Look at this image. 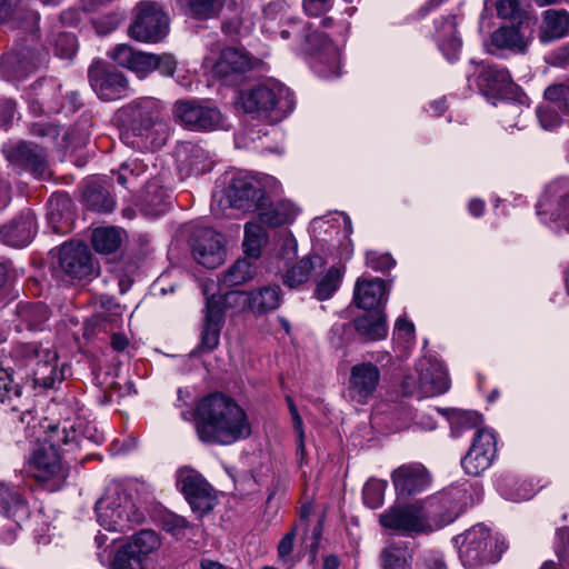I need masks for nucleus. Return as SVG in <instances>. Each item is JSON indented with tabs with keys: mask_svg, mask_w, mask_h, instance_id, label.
I'll use <instances>...</instances> for the list:
<instances>
[{
	"mask_svg": "<svg viewBox=\"0 0 569 569\" xmlns=\"http://www.w3.org/2000/svg\"><path fill=\"white\" fill-rule=\"evenodd\" d=\"M41 446L29 463L31 476L50 491L59 490L68 477L63 462L67 455H74L90 443L103 440L96 426L81 416L67 418L56 426H48Z\"/></svg>",
	"mask_w": 569,
	"mask_h": 569,
	"instance_id": "obj_1",
	"label": "nucleus"
},
{
	"mask_svg": "<svg viewBox=\"0 0 569 569\" xmlns=\"http://www.w3.org/2000/svg\"><path fill=\"white\" fill-rule=\"evenodd\" d=\"M279 3H270L264 10L262 30L272 36H279L288 41L291 49L306 56L310 68L323 79H335L341 70V46L330 38L331 34L323 31L332 24V19L327 18L318 24L302 19H287L274 29L271 13L280 8Z\"/></svg>",
	"mask_w": 569,
	"mask_h": 569,
	"instance_id": "obj_2",
	"label": "nucleus"
},
{
	"mask_svg": "<svg viewBox=\"0 0 569 569\" xmlns=\"http://www.w3.org/2000/svg\"><path fill=\"white\" fill-rule=\"evenodd\" d=\"M468 502L467 489L455 486L426 503L392 506L379 515V522L382 527L402 535L429 533L453 522Z\"/></svg>",
	"mask_w": 569,
	"mask_h": 569,
	"instance_id": "obj_3",
	"label": "nucleus"
},
{
	"mask_svg": "<svg viewBox=\"0 0 569 569\" xmlns=\"http://www.w3.org/2000/svg\"><path fill=\"white\" fill-rule=\"evenodd\" d=\"M196 430L201 441L231 445L250 436L244 410L231 398L213 393L202 398L196 409Z\"/></svg>",
	"mask_w": 569,
	"mask_h": 569,
	"instance_id": "obj_4",
	"label": "nucleus"
},
{
	"mask_svg": "<svg viewBox=\"0 0 569 569\" xmlns=\"http://www.w3.org/2000/svg\"><path fill=\"white\" fill-rule=\"evenodd\" d=\"M123 142L132 148L156 150L166 144L170 128L164 121L160 103L152 98L131 102L121 110Z\"/></svg>",
	"mask_w": 569,
	"mask_h": 569,
	"instance_id": "obj_5",
	"label": "nucleus"
},
{
	"mask_svg": "<svg viewBox=\"0 0 569 569\" xmlns=\"http://www.w3.org/2000/svg\"><path fill=\"white\" fill-rule=\"evenodd\" d=\"M237 104L246 113L278 122L293 110L295 98L289 88L270 79L241 91Z\"/></svg>",
	"mask_w": 569,
	"mask_h": 569,
	"instance_id": "obj_6",
	"label": "nucleus"
},
{
	"mask_svg": "<svg viewBox=\"0 0 569 569\" xmlns=\"http://www.w3.org/2000/svg\"><path fill=\"white\" fill-rule=\"evenodd\" d=\"M279 187V181L269 174L238 171L228 180L219 204L240 210H256L261 206L266 193L274 192Z\"/></svg>",
	"mask_w": 569,
	"mask_h": 569,
	"instance_id": "obj_7",
	"label": "nucleus"
},
{
	"mask_svg": "<svg viewBox=\"0 0 569 569\" xmlns=\"http://www.w3.org/2000/svg\"><path fill=\"white\" fill-rule=\"evenodd\" d=\"M96 515L98 523L108 531H124L143 519L131 498L118 485L108 487L97 501Z\"/></svg>",
	"mask_w": 569,
	"mask_h": 569,
	"instance_id": "obj_8",
	"label": "nucleus"
},
{
	"mask_svg": "<svg viewBox=\"0 0 569 569\" xmlns=\"http://www.w3.org/2000/svg\"><path fill=\"white\" fill-rule=\"evenodd\" d=\"M450 379L443 363L435 357H422L416 365V376L409 375L401 382L405 395L418 398L435 397L447 392Z\"/></svg>",
	"mask_w": 569,
	"mask_h": 569,
	"instance_id": "obj_9",
	"label": "nucleus"
},
{
	"mask_svg": "<svg viewBox=\"0 0 569 569\" xmlns=\"http://www.w3.org/2000/svg\"><path fill=\"white\" fill-rule=\"evenodd\" d=\"M536 212L542 223L569 232V177L556 178L545 187Z\"/></svg>",
	"mask_w": 569,
	"mask_h": 569,
	"instance_id": "obj_10",
	"label": "nucleus"
},
{
	"mask_svg": "<svg viewBox=\"0 0 569 569\" xmlns=\"http://www.w3.org/2000/svg\"><path fill=\"white\" fill-rule=\"evenodd\" d=\"M169 32V18L161 6L153 1H140L134 8V19L128 29L129 36L147 43L163 40Z\"/></svg>",
	"mask_w": 569,
	"mask_h": 569,
	"instance_id": "obj_11",
	"label": "nucleus"
},
{
	"mask_svg": "<svg viewBox=\"0 0 569 569\" xmlns=\"http://www.w3.org/2000/svg\"><path fill=\"white\" fill-rule=\"evenodd\" d=\"M459 558L466 568H476L487 562H495L491 552L492 541L490 530L483 525H477L453 538Z\"/></svg>",
	"mask_w": 569,
	"mask_h": 569,
	"instance_id": "obj_12",
	"label": "nucleus"
},
{
	"mask_svg": "<svg viewBox=\"0 0 569 569\" xmlns=\"http://www.w3.org/2000/svg\"><path fill=\"white\" fill-rule=\"evenodd\" d=\"M281 288L277 284L263 286L251 291H230L224 295V305L237 311H250L262 316L280 307Z\"/></svg>",
	"mask_w": 569,
	"mask_h": 569,
	"instance_id": "obj_13",
	"label": "nucleus"
},
{
	"mask_svg": "<svg viewBox=\"0 0 569 569\" xmlns=\"http://www.w3.org/2000/svg\"><path fill=\"white\" fill-rule=\"evenodd\" d=\"M203 66L224 82H232L250 71L254 58L241 47H224L219 52H211L203 59Z\"/></svg>",
	"mask_w": 569,
	"mask_h": 569,
	"instance_id": "obj_14",
	"label": "nucleus"
},
{
	"mask_svg": "<svg viewBox=\"0 0 569 569\" xmlns=\"http://www.w3.org/2000/svg\"><path fill=\"white\" fill-rule=\"evenodd\" d=\"M54 272L64 281L82 280L93 276L94 266L89 248L80 242L62 244Z\"/></svg>",
	"mask_w": 569,
	"mask_h": 569,
	"instance_id": "obj_15",
	"label": "nucleus"
},
{
	"mask_svg": "<svg viewBox=\"0 0 569 569\" xmlns=\"http://www.w3.org/2000/svg\"><path fill=\"white\" fill-rule=\"evenodd\" d=\"M174 116L188 129L193 131H210L226 129L223 117L216 108L196 101H177Z\"/></svg>",
	"mask_w": 569,
	"mask_h": 569,
	"instance_id": "obj_16",
	"label": "nucleus"
},
{
	"mask_svg": "<svg viewBox=\"0 0 569 569\" xmlns=\"http://www.w3.org/2000/svg\"><path fill=\"white\" fill-rule=\"evenodd\" d=\"M88 76L91 88L103 101L123 99L130 93L129 82L123 73L108 68L101 62L91 64Z\"/></svg>",
	"mask_w": 569,
	"mask_h": 569,
	"instance_id": "obj_17",
	"label": "nucleus"
},
{
	"mask_svg": "<svg viewBox=\"0 0 569 569\" xmlns=\"http://www.w3.org/2000/svg\"><path fill=\"white\" fill-rule=\"evenodd\" d=\"M497 452V438L491 429H478L471 447L461 460L463 470L470 476H479L487 470Z\"/></svg>",
	"mask_w": 569,
	"mask_h": 569,
	"instance_id": "obj_18",
	"label": "nucleus"
},
{
	"mask_svg": "<svg viewBox=\"0 0 569 569\" xmlns=\"http://www.w3.org/2000/svg\"><path fill=\"white\" fill-rule=\"evenodd\" d=\"M191 246L193 258L203 267L217 268L226 260V239L213 229L201 228L194 231Z\"/></svg>",
	"mask_w": 569,
	"mask_h": 569,
	"instance_id": "obj_19",
	"label": "nucleus"
},
{
	"mask_svg": "<svg viewBox=\"0 0 569 569\" xmlns=\"http://www.w3.org/2000/svg\"><path fill=\"white\" fill-rule=\"evenodd\" d=\"M379 368L369 361L356 363L350 369L347 392L351 401L366 405L372 399L380 382Z\"/></svg>",
	"mask_w": 569,
	"mask_h": 569,
	"instance_id": "obj_20",
	"label": "nucleus"
},
{
	"mask_svg": "<svg viewBox=\"0 0 569 569\" xmlns=\"http://www.w3.org/2000/svg\"><path fill=\"white\" fill-rule=\"evenodd\" d=\"M471 64L473 66V72L468 76V79L470 81L473 78L483 94L503 97L511 92L513 83L507 69L482 61L476 62L472 60Z\"/></svg>",
	"mask_w": 569,
	"mask_h": 569,
	"instance_id": "obj_21",
	"label": "nucleus"
},
{
	"mask_svg": "<svg viewBox=\"0 0 569 569\" xmlns=\"http://www.w3.org/2000/svg\"><path fill=\"white\" fill-rule=\"evenodd\" d=\"M204 295L207 301L199 349L209 352L219 345L220 331L224 323L223 309L227 306L224 305V298L217 297L214 293L209 296L208 289L204 290Z\"/></svg>",
	"mask_w": 569,
	"mask_h": 569,
	"instance_id": "obj_22",
	"label": "nucleus"
},
{
	"mask_svg": "<svg viewBox=\"0 0 569 569\" xmlns=\"http://www.w3.org/2000/svg\"><path fill=\"white\" fill-rule=\"evenodd\" d=\"M41 62L39 52L33 48H17L2 57L0 73L9 81H20L33 73Z\"/></svg>",
	"mask_w": 569,
	"mask_h": 569,
	"instance_id": "obj_23",
	"label": "nucleus"
},
{
	"mask_svg": "<svg viewBox=\"0 0 569 569\" xmlns=\"http://www.w3.org/2000/svg\"><path fill=\"white\" fill-rule=\"evenodd\" d=\"M3 153L12 166L30 170L39 178L46 177L47 153L37 144L27 142L6 144Z\"/></svg>",
	"mask_w": 569,
	"mask_h": 569,
	"instance_id": "obj_24",
	"label": "nucleus"
},
{
	"mask_svg": "<svg viewBox=\"0 0 569 569\" xmlns=\"http://www.w3.org/2000/svg\"><path fill=\"white\" fill-rule=\"evenodd\" d=\"M391 481L398 496L409 497L428 489L431 479L425 466L411 462L395 469L391 473Z\"/></svg>",
	"mask_w": 569,
	"mask_h": 569,
	"instance_id": "obj_25",
	"label": "nucleus"
},
{
	"mask_svg": "<svg viewBox=\"0 0 569 569\" xmlns=\"http://www.w3.org/2000/svg\"><path fill=\"white\" fill-rule=\"evenodd\" d=\"M174 159L182 178L204 173L212 167L208 152L200 144L190 141L177 144Z\"/></svg>",
	"mask_w": 569,
	"mask_h": 569,
	"instance_id": "obj_26",
	"label": "nucleus"
},
{
	"mask_svg": "<svg viewBox=\"0 0 569 569\" xmlns=\"http://www.w3.org/2000/svg\"><path fill=\"white\" fill-rule=\"evenodd\" d=\"M529 46V39L523 36L518 27H500L490 38L483 42L485 51L489 54H500L502 51L511 53H525Z\"/></svg>",
	"mask_w": 569,
	"mask_h": 569,
	"instance_id": "obj_27",
	"label": "nucleus"
},
{
	"mask_svg": "<svg viewBox=\"0 0 569 569\" xmlns=\"http://www.w3.org/2000/svg\"><path fill=\"white\" fill-rule=\"evenodd\" d=\"M390 288L380 278H359L355 284L353 300L357 307L371 310L385 307Z\"/></svg>",
	"mask_w": 569,
	"mask_h": 569,
	"instance_id": "obj_28",
	"label": "nucleus"
},
{
	"mask_svg": "<svg viewBox=\"0 0 569 569\" xmlns=\"http://www.w3.org/2000/svg\"><path fill=\"white\" fill-rule=\"evenodd\" d=\"M39 358L33 370V379L36 385L43 388H52L56 382H61L69 371V368L63 363L58 365V353L50 348H41L37 351Z\"/></svg>",
	"mask_w": 569,
	"mask_h": 569,
	"instance_id": "obj_29",
	"label": "nucleus"
},
{
	"mask_svg": "<svg viewBox=\"0 0 569 569\" xmlns=\"http://www.w3.org/2000/svg\"><path fill=\"white\" fill-rule=\"evenodd\" d=\"M36 232V217L31 211H27L11 223L0 228V241L11 247L22 248L31 242Z\"/></svg>",
	"mask_w": 569,
	"mask_h": 569,
	"instance_id": "obj_30",
	"label": "nucleus"
},
{
	"mask_svg": "<svg viewBox=\"0 0 569 569\" xmlns=\"http://www.w3.org/2000/svg\"><path fill=\"white\" fill-rule=\"evenodd\" d=\"M0 513L18 527L29 518L30 509L19 488L0 483Z\"/></svg>",
	"mask_w": 569,
	"mask_h": 569,
	"instance_id": "obj_31",
	"label": "nucleus"
},
{
	"mask_svg": "<svg viewBox=\"0 0 569 569\" xmlns=\"http://www.w3.org/2000/svg\"><path fill=\"white\" fill-rule=\"evenodd\" d=\"M569 34V12L547 9L541 13L538 37L542 43L560 40Z\"/></svg>",
	"mask_w": 569,
	"mask_h": 569,
	"instance_id": "obj_32",
	"label": "nucleus"
},
{
	"mask_svg": "<svg viewBox=\"0 0 569 569\" xmlns=\"http://www.w3.org/2000/svg\"><path fill=\"white\" fill-rule=\"evenodd\" d=\"M256 210L259 213L260 221L270 227L292 223L299 214V208L289 200L267 203L264 198L261 200V206H258Z\"/></svg>",
	"mask_w": 569,
	"mask_h": 569,
	"instance_id": "obj_33",
	"label": "nucleus"
},
{
	"mask_svg": "<svg viewBox=\"0 0 569 569\" xmlns=\"http://www.w3.org/2000/svg\"><path fill=\"white\" fill-rule=\"evenodd\" d=\"M456 26L455 16H447L440 24H436L438 47L449 62H455L459 58L462 46Z\"/></svg>",
	"mask_w": 569,
	"mask_h": 569,
	"instance_id": "obj_34",
	"label": "nucleus"
},
{
	"mask_svg": "<svg viewBox=\"0 0 569 569\" xmlns=\"http://www.w3.org/2000/svg\"><path fill=\"white\" fill-rule=\"evenodd\" d=\"M355 330L365 341H378L387 337L388 327L381 311L365 315L355 320Z\"/></svg>",
	"mask_w": 569,
	"mask_h": 569,
	"instance_id": "obj_35",
	"label": "nucleus"
},
{
	"mask_svg": "<svg viewBox=\"0 0 569 569\" xmlns=\"http://www.w3.org/2000/svg\"><path fill=\"white\" fill-rule=\"evenodd\" d=\"M169 192L161 187L158 181H150L146 184L142 199L141 210L148 216H159L164 213L169 208Z\"/></svg>",
	"mask_w": 569,
	"mask_h": 569,
	"instance_id": "obj_36",
	"label": "nucleus"
},
{
	"mask_svg": "<svg viewBox=\"0 0 569 569\" xmlns=\"http://www.w3.org/2000/svg\"><path fill=\"white\" fill-rule=\"evenodd\" d=\"M321 266L322 259L319 256L305 257L287 269L283 282L289 288H297L306 283L316 268Z\"/></svg>",
	"mask_w": 569,
	"mask_h": 569,
	"instance_id": "obj_37",
	"label": "nucleus"
},
{
	"mask_svg": "<svg viewBox=\"0 0 569 569\" xmlns=\"http://www.w3.org/2000/svg\"><path fill=\"white\" fill-rule=\"evenodd\" d=\"M17 316L19 319L17 329L19 331L23 329L38 330L41 329L42 325L48 320L49 311L41 302H27L18 306Z\"/></svg>",
	"mask_w": 569,
	"mask_h": 569,
	"instance_id": "obj_38",
	"label": "nucleus"
},
{
	"mask_svg": "<svg viewBox=\"0 0 569 569\" xmlns=\"http://www.w3.org/2000/svg\"><path fill=\"white\" fill-rule=\"evenodd\" d=\"M411 550L396 543H388L379 557L381 569H411Z\"/></svg>",
	"mask_w": 569,
	"mask_h": 569,
	"instance_id": "obj_39",
	"label": "nucleus"
},
{
	"mask_svg": "<svg viewBox=\"0 0 569 569\" xmlns=\"http://www.w3.org/2000/svg\"><path fill=\"white\" fill-rule=\"evenodd\" d=\"M82 198L89 209L98 212H111L116 204L108 190L96 181L87 183Z\"/></svg>",
	"mask_w": 569,
	"mask_h": 569,
	"instance_id": "obj_40",
	"label": "nucleus"
},
{
	"mask_svg": "<svg viewBox=\"0 0 569 569\" xmlns=\"http://www.w3.org/2000/svg\"><path fill=\"white\" fill-rule=\"evenodd\" d=\"M160 538L152 530H142L134 535L128 542L122 545L134 556L144 562L146 558L160 547Z\"/></svg>",
	"mask_w": 569,
	"mask_h": 569,
	"instance_id": "obj_41",
	"label": "nucleus"
},
{
	"mask_svg": "<svg viewBox=\"0 0 569 569\" xmlns=\"http://www.w3.org/2000/svg\"><path fill=\"white\" fill-rule=\"evenodd\" d=\"M91 242L97 252L108 254L120 247L122 232L114 227L97 228L92 232Z\"/></svg>",
	"mask_w": 569,
	"mask_h": 569,
	"instance_id": "obj_42",
	"label": "nucleus"
},
{
	"mask_svg": "<svg viewBox=\"0 0 569 569\" xmlns=\"http://www.w3.org/2000/svg\"><path fill=\"white\" fill-rule=\"evenodd\" d=\"M268 236L263 227L257 222H248L244 226L243 249L250 259H258L262 247L267 243Z\"/></svg>",
	"mask_w": 569,
	"mask_h": 569,
	"instance_id": "obj_43",
	"label": "nucleus"
},
{
	"mask_svg": "<svg viewBox=\"0 0 569 569\" xmlns=\"http://www.w3.org/2000/svg\"><path fill=\"white\" fill-rule=\"evenodd\" d=\"M71 206V201L68 196L63 193H57L51 196L49 200V212H48V221L53 229V231L58 233H67L70 228L69 224H63L62 220L64 218V211H69Z\"/></svg>",
	"mask_w": 569,
	"mask_h": 569,
	"instance_id": "obj_44",
	"label": "nucleus"
},
{
	"mask_svg": "<svg viewBox=\"0 0 569 569\" xmlns=\"http://www.w3.org/2000/svg\"><path fill=\"white\" fill-rule=\"evenodd\" d=\"M500 490L505 499L520 502L532 498L538 488L531 480L522 479L506 482Z\"/></svg>",
	"mask_w": 569,
	"mask_h": 569,
	"instance_id": "obj_45",
	"label": "nucleus"
},
{
	"mask_svg": "<svg viewBox=\"0 0 569 569\" xmlns=\"http://www.w3.org/2000/svg\"><path fill=\"white\" fill-rule=\"evenodd\" d=\"M177 486L184 497H188L203 490L209 483L196 470L181 468L177 475Z\"/></svg>",
	"mask_w": 569,
	"mask_h": 569,
	"instance_id": "obj_46",
	"label": "nucleus"
},
{
	"mask_svg": "<svg viewBox=\"0 0 569 569\" xmlns=\"http://www.w3.org/2000/svg\"><path fill=\"white\" fill-rule=\"evenodd\" d=\"M451 433L459 437L463 431L477 428L482 423V417L477 411L453 410L450 418Z\"/></svg>",
	"mask_w": 569,
	"mask_h": 569,
	"instance_id": "obj_47",
	"label": "nucleus"
},
{
	"mask_svg": "<svg viewBox=\"0 0 569 569\" xmlns=\"http://www.w3.org/2000/svg\"><path fill=\"white\" fill-rule=\"evenodd\" d=\"M249 259L248 257L239 259L229 268L223 277V282L227 286H239L253 277L254 267Z\"/></svg>",
	"mask_w": 569,
	"mask_h": 569,
	"instance_id": "obj_48",
	"label": "nucleus"
},
{
	"mask_svg": "<svg viewBox=\"0 0 569 569\" xmlns=\"http://www.w3.org/2000/svg\"><path fill=\"white\" fill-rule=\"evenodd\" d=\"M342 280V271L331 267L317 283L315 296L318 300H327L339 289Z\"/></svg>",
	"mask_w": 569,
	"mask_h": 569,
	"instance_id": "obj_49",
	"label": "nucleus"
},
{
	"mask_svg": "<svg viewBox=\"0 0 569 569\" xmlns=\"http://www.w3.org/2000/svg\"><path fill=\"white\" fill-rule=\"evenodd\" d=\"M388 487L386 480L370 479L366 482L362 497L363 502L371 509H377L382 506L385 499V492Z\"/></svg>",
	"mask_w": 569,
	"mask_h": 569,
	"instance_id": "obj_50",
	"label": "nucleus"
},
{
	"mask_svg": "<svg viewBox=\"0 0 569 569\" xmlns=\"http://www.w3.org/2000/svg\"><path fill=\"white\" fill-rule=\"evenodd\" d=\"M186 499L189 502L192 511L197 513L199 517H202L206 513L210 512L214 508L217 502L216 496L213 495L210 485L206 487L203 490L186 497Z\"/></svg>",
	"mask_w": 569,
	"mask_h": 569,
	"instance_id": "obj_51",
	"label": "nucleus"
},
{
	"mask_svg": "<svg viewBox=\"0 0 569 569\" xmlns=\"http://www.w3.org/2000/svg\"><path fill=\"white\" fill-rule=\"evenodd\" d=\"M485 10H495L501 19H517L520 16L519 0H485Z\"/></svg>",
	"mask_w": 569,
	"mask_h": 569,
	"instance_id": "obj_52",
	"label": "nucleus"
},
{
	"mask_svg": "<svg viewBox=\"0 0 569 569\" xmlns=\"http://www.w3.org/2000/svg\"><path fill=\"white\" fill-rule=\"evenodd\" d=\"M545 99L563 114H569V86L551 84L543 93Z\"/></svg>",
	"mask_w": 569,
	"mask_h": 569,
	"instance_id": "obj_53",
	"label": "nucleus"
},
{
	"mask_svg": "<svg viewBox=\"0 0 569 569\" xmlns=\"http://www.w3.org/2000/svg\"><path fill=\"white\" fill-rule=\"evenodd\" d=\"M224 0H187L191 13L199 19H209L218 14Z\"/></svg>",
	"mask_w": 569,
	"mask_h": 569,
	"instance_id": "obj_54",
	"label": "nucleus"
},
{
	"mask_svg": "<svg viewBox=\"0 0 569 569\" xmlns=\"http://www.w3.org/2000/svg\"><path fill=\"white\" fill-rule=\"evenodd\" d=\"M352 327L350 323L338 322L335 323L329 332V341L332 348L343 349L352 340Z\"/></svg>",
	"mask_w": 569,
	"mask_h": 569,
	"instance_id": "obj_55",
	"label": "nucleus"
},
{
	"mask_svg": "<svg viewBox=\"0 0 569 569\" xmlns=\"http://www.w3.org/2000/svg\"><path fill=\"white\" fill-rule=\"evenodd\" d=\"M21 396V388L13 382L11 372L0 368V401L11 403Z\"/></svg>",
	"mask_w": 569,
	"mask_h": 569,
	"instance_id": "obj_56",
	"label": "nucleus"
},
{
	"mask_svg": "<svg viewBox=\"0 0 569 569\" xmlns=\"http://www.w3.org/2000/svg\"><path fill=\"white\" fill-rule=\"evenodd\" d=\"M54 52L62 59H70L78 49V42L74 34L69 32L59 33L53 41Z\"/></svg>",
	"mask_w": 569,
	"mask_h": 569,
	"instance_id": "obj_57",
	"label": "nucleus"
},
{
	"mask_svg": "<svg viewBox=\"0 0 569 569\" xmlns=\"http://www.w3.org/2000/svg\"><path fill=\"white\" fill-rule=\"evenodd\" d=\"M111 569H144L143 561L122 546L117 550L110 563Z\"/></svg>",
	"mask_w": 569,
	"mask_h": 569,
	"instance_id": "obj_58",
	"label": "nucleus"
},
{
	"mask_svg": "<svg viewBox=\"0 0 569 569\" xmlns=\"http://www.w3.org/2000/svg\"><path fill=\"white\" fill-rule=\"evenodd\" d=\"M156 54L138 51L129 70L133 71L139 78H144L147 74L156 70Z\"/></svg>",
	"mask_w": 569,
	"mask_h": 569,
	"instance_id": "obj_59",
	"label": "nucleus"
},
{
	"mask_svg": "<svg viewBox=\"0 0 569 569\" xmlns=\"http://www.w3.org/2000/svg\"><path fill=\"white\" fill-rule=\"evenodd\" d=\"M161 526L163 530L171 533L174 537H182L189 527L188 521L176 513L167 512L161 518Z\"/></svg>",
	"mask_w": 569,
	"mask_h": 569,
	"instance_id": "obj_60",
	"label": "nucleus"
},
{
	"mask_svg": "<svg viewBox=\"0 0 569 569\" xmlns=\"http://www.w3.org/2000/svg\"><path fill=\"white\" fill-rule=\"evenodd\" d=\"M146 171V166L139 159H131L122 163L119 173L118 182L123 187H129L131 177L137 178Z\"/></svg>",
	"mask_w": 569,
	"mask_h": 569,
	"instance_id": "obj_61",
	"label": "nucleus"
},
{
	"mask_svg": "<svg viewBox=\"0 0 569 569\" xmlns=\"http://www.w3.org/2000/svg\"><path fill=\"white\" fill-rule=\"evenodd\" d=\"M396 261L389 253H379L377 251H368L366 254V266L375 271H386L391 269Z\"/></svg>",
	"mask_w": 569,
	"mask_h": 569,
	"instance_id": "obj_62",
	"label": "nucleus"
},
{
	"mask_svg": "<svg viewBox=\"0 0 569 569\" xmlns=\"http://www.w3.org/2000/svg\"><path fill=\"white\" fill-rule=\"evenodd\" d=\"M557 108L549 106H539L536 110L537 118L541 128L545 130H552L560 123L559 113L556 111Z\"/></svg>",
	"mask_w": 569,
	"mask_h": 569,
	"instance_id": "obj_63",
	"label": "nucleus"
},
{
	"mask_svg": "<svg viewBox=\"0 0 569 569\" xmlns=\"http://www.w3.org/2000/svg\"><path fill=\"white\" fill-rule=\"evenodd\" d=\"M138 51L128 44H118L109 53L110 58L119 66L130 68Z\"/></svg>",
	"mask_w": 569,
	"mask_h": 569,
	"instance_id": "obj_64",
	"label": "nucleus"
}]
</instances>
